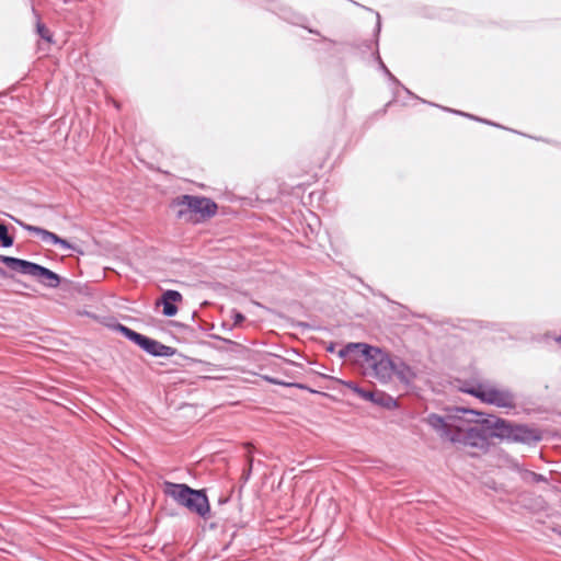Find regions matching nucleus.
Segmentation results:
<instances>
[{"label": "nucleus", "instance_id": "f257e3e1", "mask_svg": "<svg viewBox=\"0 0 561 561\" xmlns=\"http://www.w3.org/2000/svg\"><path fill=\"white\" fill-rule=\"evenodd\" d=\"M163 493L203 519L210 518L211 510L205 489H194L186 483L164 481Z\"/></svg>", "mask_w": 561, "mask_h": 561}, {"label": "nucleus", "instance_id": "f03ea898", "mask_svg": "<svg viewBox=\"0 0 561 561\" xmlns=\"http://www.w3.org/2000/svg\"><path fill=\"white\" fill-rule=\"evenodd\" d=\"M459 390L479 399L482 403L495 405L496 408L514 409L516 407V396L510 388H497L488 379L466 380Z\"/></svg>", "mask_w": 561, "mask_h": 561}, {"label": "nucleus", "instance_id": "7ed1b4c3", "mask_svg": "<svg viewBox=\"0 0 561 561\" xmlns=\"http://www.w3.org/2000/svg\"><path fill=\"white\" fill-rule=\"evenodd\" d=\"M171 205L180 207L176 218L193 222L207 220L214 217L218 210V205L211 198L191 194L175 197Z\"/></svg>", "mask_w": 561, "mask_h": 561}, {"label": "nucleus", "instance_id": "20e7f679", "mask_svg": "<svg viewBox=\"0 0 561 561\" xmlns=\"http://www.w3.org/2000/svg\"><path fill=\"white\" fill-rule=\"evenodd\" d=\"M112 329L153 357H171L176 353V348L144 335L119 322H116Z\"/></svg>", "mask_w": 561, "mask_h": 561}, {"label": "nucleus", "instance_id": "39448f33", "mask_svg": "<svg viewBox=\"0 0 561 561\" xmlns=\"http://www.w3.org/2000/svg\"><path fill=\"white\" fill-rule=\"evenodd\" d=\"M454 414H449L447 417H444L437 413H430L425 422L428 426H431L442 439H447L450 442V436L454 435V430L458 426L455 422L462 419V415H480L479 412L469 408L456 407L454 409Z\"/></svg>", "mask_w": 561, "mask_h": 561}, {"label": "nucleus", "instance_id": "423d86ee", "mask_svg": "<svg viewBox=\"0 0 561 561\" xmlns=\"http://www.w3.org/2000/svg\"><path fill=\"white\" fill-rule=\"evenodd\" d=\"M450 443L461 444L478 449H488L489 440L484 434L482 425L469 426L466 430L459 425L454 430V435L450 436Z\"/></svg>", "mask_w": 561, "mask_h": 561}, {"label": "nucleus", "instance_id": "0eeeda50", "mask_svg": "<svg viewBox=\"0 0 561 561\" xmlns=\"http://www.w3.org/2000/svg\"><path fill=\"white\" fill-rule=\"evenodd\" d=\"M255 3L262 5L266 10L277 14L284 21L291 23L294 25L302 26L306 30H308L309 33L320 36V32L318 30L307 27L306 25H304V22L307 20L306 16H304L299 13H296L290 8L282 4L279 1H277V0H256Z\"/></svg>", "mask_w": 561, "mask_h": 561}, {"label": "nucleus", "instance_id": "6e6552de", "mask_svg": "<svg viewBox=\"0 0 561 561\" xmlns=\"http://www.w3.org/2000/svg\"><path fill=\"white\" fill-rule=\"evenodd\" d=\"M376 16H377V23H376V26H375V30H374V36H375L374 49H373V43L370 41H364L363 46L366 49L371 50L373 56L375 57V59L378 62L379 69L387 76V78L391 82H393L398 88L402 89L407 94L411 95L412 98L420 99L419 96L413 94L407 87H404L391 73V71L387 68V66L383 64V61H382V59L380 57V54H379V48H378L379 35H380V32H381V18H380V14L378 12H376Z\"/></svg>", "mask_w": 561, "mask_h": 561}, {"label": "nucleus", "instance_id": "1a4fd4ad", "mask_svg": "<svg viewBox=\"0 0 561 561\" xmlns=\"http://www.w3.org/2000/svg\"><path fill=\"white\" fill-rule=\"evenodd\" d=\"M542 439V433L539 428L528 424L511 422L508 443H519L527 446H535Z\"/></svg>", "mask_w": 561, "mask_h": 561}, {"label": "nucleus", "instance_id": "9d476101", "mask_svg": "<svg viewBox=\"0 0 561 561\" xmlns=\"http://www.w3.org/2000/svg\"><path fill=\"white\" fill-rule=\"evenodd\" d=\"M511 422L512 421L496 415H488L486 417L476 421L477 424L482 425V428L489 442L491 438H497L500 440L507 442Z\"/></svg>", "mask_w": 561, "mask_h": 561}, {"label": "nucleus", "instance_id": "9b49d317", "mask_svg": "<svg viewBox=\"0 0 561 561\" xmlns=\"http://www.w3.org/2000/svg\"><path fill=\"white\" fill-rule=\"evenodd\" d=\"M393 363L394 357H391L388 352L382 351L380 356L370 366L374 376L381 382L389 381L393 376Z\"/></svg>", "mask_w": 561, "mask_h": 561}, {"label": "nucleus", "instance_id": "f8f14e48", "mask_svg": "<svg viewBox=\"0 0 561 561\" xmlns=\"http://www.w3.org/2000/svg\"><path fill=\"white\" fill-rule=\"evenodd\" d=\"M354 392L362 399L373 402L379 407L391 408L397 404L396 400L383 391H371L364 388H354Z\"/></svg>", "mask_w": 561, "mask_h": 561}, {"label": "nucleus", "instance_id": "ddd939ff", "mask_svg": "<svg viewBox=\"0 0 561 561\" xmlns=\"http://www.w3.org/2000/svg\"><path fill=\"white\" fill-rule=\"evenodd\" d=\"M182 294L174 289H167L162 293L158 305L162 306V314L164 317L171 318L178 313L176 304L182 301Z\"/></svg>", "mask_w": 561, "mask_h": 561}, {"label": "nucleus", "instance_id": "4468645a", "mask_svg": "<svg viewBox=\"0 0 561 561\" xmlns=\"http://www.w3.org/2000/svg\"><path fill=\"white\" fill-rule=\"evenodd\" d=\"M31 276L49 288H57L61 283V277L57 273L38 263H34Z\"/></svg>", "mask_w": 561, "mask_h": 561}, {"label": "nucleus", "instance_id": "2eb2a0df", "mask_svg": "<svg viewBox=\"0 0 561 561\" xmlns=\"http://www.w3.org/2000/svg\"><path fill=\"white\" fill-rule=\"evenodd\" d=\"M393 376L405 385L411 386L417 377L415 369L405 363L401 357L396 356L393 363Z\"/></svg>", "mask_w": 561, "mask_h": 561}, {"label": "nucleus", "instance_id": "dca6fc26", "mask_svg": "<svg viewBox=\"0 0 561 561\" xmlns=\"http://www.w3.org/2000/svg\"><path fill=\"white\" fill-rule=\"evenodd\" d=\"M0 263L4 264L8 268L14 272L31 276L35 262L0 254Z\"/></svg>", "mask_w": 561, "mask_h": 561}, {"label": "nucleus", "instance_id": "f3484780", "mask_svg": "<svg viewBox=\"0 0 561 561\" xmlns=\"http://www.w3.org/2000/svg\"><path fill=\"white\" fill-rule=\"evenodd\" d=\"M381 350L378 346H373L367 343L357 342V351L356 353L359 354V357L364 359V362L370 367L371 364L376 360L378 356H380Z\"/></svg>", "mask_w": 561, "mask_h": 561}, {"label": "nucleus", "instance_id": "a211bd4d", "mask_svg": "<svg viewBox=\"0 0 561 561\" xmlns=\"http://www.w3.org/2000/svg\"><path fill=\"white\" fill-rule=\"evenodd\" d=\"M14 221L22 228L24 229L25 231L34 234V236H37L43 242L47 243V239L49 237V233L50 231L49 230H46L42 227H38V226H33V225H30V224H26L20 219H14Z\"/></svg>", "mask_w": 561, "mask_h": 561}, {"label": "nucleus", "instance_id": "6ab92c4d", "mask_svg": "<svg viewBox=\"0 0 561 561\" xmlns=\"http://www.w3.org/2000/svg\"><path fill=\"white\" fill-rule=\"evenodd\" d=\"M47 243H50V244H54V245H59L61 247L62 249L65 250H72L79 254H83V251L80 247L76 245V244H71L68 240L59 237L58 234L54 233L50 231L49 233V237L47 239Z\"/></svg>", "mask_w": 561, "mask_h": 561}, {"label": "nucleus", "instance_id": "aec40b11", "mask_svg": "<svg viewBox=\"0 0 561 561\" xmlns=\"http://www.w3.org/2000/svg\"><path fill=\"white\" fill-rule=\"evenodd\" d=\"M14 243V237L9 233L8 226L0 221V245L2 248H10Z\"/></svg>", "mask_w": 561, "mask_h": 561}, {"label": "nucleus", "instance_id": "412c9836", "mask_svg": "<svg viewBox=\"0 0 561 561\" xmlns=\"http://www.w3.org/2000/svg\"><path fill=\"white\" fill-rule=\"evenodd\" d=\"M444 111H447V112H451L454 114H457V115H461V116H465V117H468L470 119H474V121H478L480 123H483V124H488V125H491V126H494V127H499V128H504L503 126H501L500 124H496L494 122H491V121H488L485 118H480V117H477L472 114H469V113H465V112H461V111H458V110H453V108H449V107H442Z\"/></svg>", "mask_w": 561, "mask_h": 561}, {"label": "nucleus", "instance_id": "4be33fe9", "mask_svg": "<svg viewBox=\"0 0 561 561\" xmlns=\"http://www.w3.org/2000/svg\"><path fill=\"white\" fill-rule=\"evenodd\" d=\"M357 351V342H351V343H347L345 346H343L337 355L340 358H346L347 356H350L351 354L353 353H356Z\"/></svg>", "mask_w": 561, "mask_h": 561}, {"label": "nucleus", "instance_id": "5701e85b", "mask_svg": "<svg viewBox=\"0 0 561 561\" xmlns=\"http://www.w3.org/2000/svg\"><path fill=\"white\" fill-rule=\"evenodd\" d=\"M36 32L46 42H53V36L50 34V31L46 27L45 24L41 23L39 21L36 24Z\"/></svg>", "mask_w": 561, "mask_h": 561}, {"label": "nucleus", "instance_id": "b1692460", "mask_svg": "<svg viewBox=\"0 0 561 561\" xmlns=\"http://www.w3.org/2000/svg\"><path fill=\"white\" fill-rule=\"evenodd\" d=\"M231 318L233 320V325H241L245 321V316L237 309H232Z\"/></svg>", "mask_w": 561, "mask_h": 561}, {"label": "nucleus", "instance_id": "393cba45", "mask_svg": "<svg viewBox=\"0 0 561 561\" xmlns=\"http://www.w3.org/2000/svg\"><path fill=\"white\" fill-rule=\"evenodd\" d=\"M533 478L536 482H542V481H546L547 479L542 476V474H539V473H536V472H533Z\"/></svg>", "mask_w": 561, "mask_h": 561}, {"label": "nucleus", "instance_id": "a878e982", "mask_svg": "<svg viewBox=\"0 0 561 561\" xmlns=\"http://www.w3.org/2000/svg\"><path fill=\"white\" fill-rule=\"evenodd\" d=\"M537 139L561 148V142L550 140V139H543V138H537Z\"/></svg>", "mask_w": 561, "mask_h": 561}, {"label": "nucleus", "instance_id": "bb28decb", "mask_svg": "<svg viewBox=\"0 0 561 561\" xmlns=\"http://www.w3.org/2000/svg\"><path fill=\"white\" fill-rule=\"evenodd\" d=\"M220 341L225 342V343H228V344H231L232 346H236V347H239L240 344H238L237 342L234 341H231V340H228V339H224V337H218Z\"/></svg>", "mask_w": 561, "mask_h": 561}, {"label": "nucleus", "instance_id": "cd10ccee", "mask_svg": "<svg viewBox=\"0 0 561 561\" xmlns=\"http://www.w3.org/2000/svg\"><path fill=\"white\" fill-rule=\"evenodd\" d=\"M327 352L329 353H333L335 351V344L334 343H330L327 347H325Z\"/></svg>", "mask_w": 561, "mask_h": 561}, {"label": "nucleus", "instance_id": "c85d7f7f", "mask_svg": "<svg viewBox=\"0 0 561 561\" xmlns=\"http://www.w3.org/2000/svg\"><path fill=\"white\" fill-rule=\"evenodd\" d=\"M346 386L354 391V388H360L357 383L353 381L346 382Z\"/></svg>", "mask_w": 561, "mask_h": 561}, {"label": "nucleus", "instance_id": "c756f323", "mask_svg": "<svg viewBox=\"0 0 561 561\" xmlns=\"http://www.w3.org/2000/svg\"><path fill=\"white\" fill-rule=\"evenodd\" d=\"M8 276V272L3 267H0V277L7 278Z\"/></svg>", "mask_w": 561, "mask_h": 561}, {"label": "nucleus", "instance_id": "7c9ffc66", "mask_svg": "<svg viewBox=\"0 0 561 561\" xmlns=\"http://www.w3.org/2000/svg\"><path fill=\"white\" fill-rule=\"evenodd\" d=\"M321 41H322V42L330 43V44H335V42H334L333 39H330V38H328V37H325V36H321Z\"/></svg>", "mask_w": 561, "mask_h": 561}, {"label": "nucleus", "instance_id": "2f4dec72", "mask_svg": "<svg viewBox=\"0 0 561 561\" xmlns=\"http://www.w3.org/2000/svg\"><path fill=\"white\" fill-rule=\"evenodd\" d=\"M250 474H251V468H249L248 471L243 473L244 481H247L249 479Z\"/></svg>", "mask_w": 561, "mask_h": 561}, {"label": "nucleus", "instance_id": "473e14b6", "mask_svg": "<svg viewBox=\"0 0 561 561\" xmlns=\"http://www.w3.org/2000/svg\"><path fill=\"white\" fill-rule=\"evenodd\" d=\"M296 386H297L298 388H300V389H306V388H307L306 386L300 385V383H297Z\"/></svg>", "mask_w": 561, "mask_h": 561}, {"label": "nucleus", "instance_id": "72a5a7b5", "mask_svg": "<svg viewBox=\"0 0 561 561\" xmlns=\"http://www.w3.org/2000/svg\"><path fill=\"white\" fill-rule=\"evenodd\" d=\"M385 298L389 301V299L386 296H385ZM390 302H391V300H390ZM392 304H394V301H392ZM396 305H397V302H396ZM398 306H399V304H398ZM400 308H403V305H400Z\"/></svg>", "mask_w": 561, "mask_h": 561}, {"label": "nucleus", "instance_id": "f704fd0d", "mask_svg": "<svg viewBox=\"0 0 561 561\" xmlns=\"http://www.w3.org/2000/svg\"><path fill=\"white\" fill-rule=\"evenodd\" d=\"M557 341L561 344V335L557 339Z\"/></svg>", "mask_w": 561, "mask_h": 561}]
</instances>
